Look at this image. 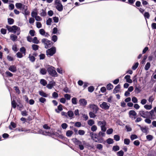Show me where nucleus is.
<instances>
[{"mask_svg": "<svg viewBox=\"0 0 156 156\" xmlns=\"http://www.w3.org/2000/svg\"><path fill=\"white\" fill-rule=\"evenodd\" d=\"M47 69V71L50 76L53 77H57L58 76V74L55 70V68L51 66H49Z\"/></svg>", "mask_w": 156, "mask_h": 156, "instance_id": "nucleus-1", "label": "nucleus"}, {"mask_svg": "<svg viewBox=\"0 0 156 156\" xmlns=\"http://www.w3.org/2000/svg\"><path fill=\"white\" fill-rule=\"evenodd\" d=\"M6 28L9 32H11L16 33V31H18L20 30V28L17 27L16 25H13L12 26L6 25Z\"/></svg>", "mask_w": 156, "mask_h": 156, "instance_id": "nucleus-2", "label": "nucleus"}, {"mask_svg": "<svg viewBox=\"0 0 156 156\" xmlns=\"http://www.w3.org/2000/svg\"><path fill=\"white\" fill-rule=\"evenodd\" d=\"M56 52V48L55 46H52L50 48L46 50V55L48 57L52 56Z\"/></svg>", "mask_w": 156, "mask_h": 156, "instance_id": "nucleus-3", "label": "nucleus"}, {"mask_svg": "<svg viewBox=\"0 0 156 156\" xmlns=\"http://www.w3.org/2000/svg\"><path fill=\"white\" fill-rule=\"evenodd\" d=\"M55 4L56 9L59 11L61 12L63 9V6L60 0H55Z\"/></svg>", "mask_w": 156, "mask_h": 156, "instance_id": "nucleus-4", "label": "nucleus"}, {"mask_svg": "<svg viewBox=\"0 0 156 156\" xmlns=\"http://www.w3.org/2000/svg\"><path fill=\"white\" fill-rule=\"evenodd\" d=\"M72 141L76 145H78L80 150H83L84 148V146L82 144V142L76 138H74L72 139Z\"/></svg>", "mask_w": 156, "mask_h": 156, "instance_id": "nucleus-5", "label": "nucleus"}, {"mask_svg": "<svg viewBox=\"0 0 156 156\" xmlns=\"http://www.w3.org/2000/svg\"><path fill=\"white\" fill-rule=\"evenodd\" d=\"M98 126H100L101 131H106L107 128L106 126L107 125V123L105 120H104L103 121H98Z\"/></svg>", "mask_w": 156, "mask_h": 156, "instance_id": "nucleus-6", "label": "nucleus"}, {"mask_svg": "<svg viewBox=\"0 0 156 156\" xmlns=\"http://www.w3.org/2000/svg\"><path fill=\"white\" fill-rule=\"evenodd\" d=\"M50 134V136H54L56 137H58L59 138L65 139L66 138L62 135L59 134L58 133L55 132H52V133H49Z\"/></svg>", "mask_w": 156, "mask_h": 156, "instance_id": "nucleus-7", "label": "nucleus"}, {"mask_svg": "<svg viewBox=\"0 0 156 156\" xmlns=\"http://www.w3.org/2000/svg\"><path fill=\"white\" fill-rule=\"evenodd\" d=\"M37 13L36 12L32 11L31 12V15L32 17H34L35 20L37 21H41L42 19L39 16H37Z\"/></svg>", "mask_w": 156, "mask_h": 156, "instance_id": "nucleus-8", "label": "nucleus"}, {"mask_svg": "<svg viewBox=\"0 0 156 156\" xmlns=\"http://www.w3.org/2000/svg\"><path fill=\"white\" fill-rule=\"evenodd\" d=\"M110 106V105L108 104L105 102H103L100 105V106L102 108L105 109L107 110L109 109Z\"/></svg>", "mask_w": 156, "mask_h": 156, "instance_id": "nucleus-9", "label": "nucleus"}, {"mask_svg": "<svg viewBox=\"0 0 156 156\" xmlns=\"http://www.w3.org/2000/svg\"><path fill=\"white\" fill-rule=\"evenodd\" d=\"M139 114L141 117L144 118H147V117L149 116V112L148 111H140L139 112Z\"/></svg>", "mask_w": 156, "mask_h": 156, "instance_id": "nucleus-10", "label": "nucleus"}, {"mask_svg": "<svg viewBox=\"0 0 156 156\" xmlns=\"http://www.w3.org/2000/svg\"><path fill=\"white\" fill-rule=\"evenodd\" d=\"M90 108H91L93 110V112L95 113H97L98 110L99 108L98 106L95 104H90Z\"/></svg>", "mask_w": 156, "mask_h": 156, "instance_id": "nucleus-11", "label": "nucleus"}, {"mask_svg": "<svg viewBox=\"0 0 156 156\" xmlns=\"http://www.w3.org/2000/svg\"><path fill=\"white\" fill-rule=\"evenodd\" d=\"M55 84V82L54 81H51L49 82V83L46 85V87L48 89H51L54 86Z\"/></svg>", "mask_w": 156, "mask_h": 156, "instance_id": "nucleus-12", "label": "nucleus"}, {"mask_svg": "<svg viewBox=\"0 0 156 156\" xmlns=\"http://www.w3.org/2000/svg\"><path fill=\"white\" fill-rule=\"evenodd\" d=\"M79 102L80 105L83 106H85L87 103V101L84 98L80 99Z\"/></svg>", "mask_w": 156, "mask_h": 156, "instance_id": "nucleus-13", "label": "nucleus"}, {"mask_svg": "<svg viewBox=\"0 0 156 156\" xmlns=\"http://www.w3.org/2000/svg\"><path fill=\"white\" fill-rule=\"evenodd\" d=\"M130 76L127 75L125 76L124 79L126 80V81L127 82L129 83H131L132 82V80L130 79Z\"/></svg>", "mask_w": 156, "mask_h": 156, "instance_id": "nucleus-14", "label": "nucleus"}, {"mask_svg": "<svg viewBox=\"0 0 156 156\" xmlns=\"http://www.w3.org/2000/svg\"><path fill=\"white\" fill-rule=\"evenodd\" d=\"M120 85L119 84L117 85L113 90V93L115 94L118 93L119 91V89L120 88Z\"/></svg>", "mask_w": 156, "mask_h": 156, "instance_id": "nucleus-15", "label": "nucleus"}, {"mask_svg": "<svg viewBox=\"0 0 156 156\" xmlns=\"http://www.w3.org/2000/svg\"><path fill=\"white\" fill-rule=\"evenodd\" d=\"M9 70L13 73L17 71L16 67L14 65L10 66L9 68Z\"/></svg>", "mask_w": 156, "mask_h": 156, "instance_id": "nucleus-16", "label": "nucleus"}, {"mask_svg": "<svg viewBox=\"0 0 156 156\" xmlns=\"http://www.w3.org/2000/svg\"><path fill=\"white\" fill-rule=\"evenodd\" d=\"M141 128L140 130L143 133H145L146 135L148 133L149 128L145 126Z\"/></svg>", "mask_w": 156, "mask_h": 156, "instance_id": "nucleus-17", "label": "nucleus"}, {"mask_svg": "<svg viewBox=\"0 0 156 156\" xmlns=\"http://www.w3.org/2000/svg\"><path fill=\"white\" fill-rule=\"evenodd\" d=\"M46 38H43L42 39L41 42L42 43L44 44L45 45V48H50L51 46H50V45H48V43L46 42Z\"/></svg>", "mask_w": 156, "mask_h": 156, "instance_id": "nucleus-18", "label": "nucleus"}, {"mask_svg": "<svg viewBox=\"0 0 156 156\" xmlns=\"http://www.w3.org/2000/svg\"><path fill=\"white\" fill-rule=\"evenodd\" d=\"M62 105L60 104L58 106L57 109H55V111L57 113H59L60 111H62Z\"/></svg>", "mask_w": 156, "mask_h": 156, "instance_id": "nucleus-19", "label": "nucleus"}, {"mask_svg": "<svg viewBox=\"0 0 156 156\" xmlns=\"http://www.w3.org/2000/svg\"><path fill=\"white\" fill-rule=\"evenodd\" d=\"M67 116H68L70 119H71L73 118L74 115V113L72 111L69 110L67 112Z\"/></svg>", "mask_w": 156, "mask_h": 156, "instance_id": "nucleus-20", "label": "nucleus"}, {"mask_svg": "<svg viewBox=\"0 0 156 156\" xmlns=\"http://www.w3.org/2000/svg\"><path fill=\"white\" fill-rule=\"evenodd\" d=\"M39 94L42 97L46 98L48 96V95L42 90L39 91Z\"/></svg>", "mask_w": 156, "mask_h": 156, "instance_id": "nucleus-21", "label": "nucleus"}, {"mask_svg": "<svg viewBox=\"0 0 156 156\" xmlns=\"http://www.w3.org/2000/svg\"><path fill=\"white\" fill-rule=\"evenodd\" d=\"M16 127V124L13 122H10V125L9 126V129L10 130L12 129V127L13 128H15Z\"/></svg>", "mask_w": 156, "mask_h": 156, "instance_id": "nucleus-22", "label": "nucleus"}, {"mask_svg": "<svg viewBox=\"0 0 156 156\" xmlns=\"http://www.w3.org/2000/svg\"><path fill=\"white\" fill-rule=\"evenodd\" d=\"M17 36L15 35L12 34L10 36V39L13 41H15L17 39Z\"/></svg>", "mask_w": 156, "mask_h": 156, "instance_id": "nucleus-23", "label": "nucleus"}, {"mask_svg": "<svg viewBox=\"0 0 156 156\" xmlns=\"http://www.w3.org/2000/svg\"><path fill=\"white\" fill-rule=\"evenodd\" d=\"M22 6H24V5L21 3H17L15 4V6L16 8L20 9L22 7Z\"/></svg>", "mask_w": 156, "mask_h": 156, "instance_id": "nucleus-24", "label": "nucleus"}, {"mask_svg": "<svg viewBox=\"0 0 156 156\" xmlns=\"http://www.w3.org/2000/svg\"><path fill=\"white\" fill-rule=\"evenodd\" d=\"M129 114L130 116V115H133L135 117L136 116L137 114L135 111L131 110L129 111Z\"/></svg>", "mask_w": 156, "mask_h": 156, "instance_id": "nucleus-25", "label": "nucleus"}, {"mask_svg": "<svg viewBox=\"0 0 156 156\" xmlns=\"http://www.w3.org/2000/svg\"><path fill=\"white\" fill-rule=\"evenodd\" d=\"M27 7H26V8L24 10V11L22 12V13L24 15V16H27L30 15V12L27 10Z\"/></svg>", "mask_w": 156, "mask_h": 156, "instance_id": "nucleus-26", "label": "nucleus"}, {"mask_svg": "<svg viewBox=\"0 0 156 156\" xmlns=\"http://www.w3.org/2000/svg\"><path fill=\"white\" fill-rule=\"evenodd\" d=\"M28 58H29L30 61L32 62H34L35 61L36 59L35 57L34 56L30 54L29 55Z\"/></svg>", "mask_w": 156, "mask_h": 156, "instance_id": "nucleus-27", "label": "nucleus"}, {"mask_svg": "<svg viewBox=\"0 0 156 156\" xmlns=\"http://www.w3.org/2000/svg\"><path fill=\"white\" fill-rule=\"evenodd\" d=\"M40 73L42 75H44L47 73V70L44 68H42L40 70Z\"/></svg>", "mask_w": 156, "mask_h": 156, "instance_id": "nucleus-28", "label": "nucleus"}, {"mask_svg": "<svg viewBox=\"0 0 156 156\" xmlns=\"http://www.w3.org/2000/svg\"><path fill=\"white\" fill-rule=\"evenodd\" d=\"M39 48V46L36 44H33L32 45V48L34 51H36L38 50Z\"/></svg>", "mask_w": 156, "mask_h": 156, "instance_id": "nucleus-29", "label": "nucleus"}, {"mask_svg": "<svg viewBox=\"0 0 156 156\" xmlns=\"http://www.w3.org/2000/svg\"><path fill=\"white\" fill-rule=\"evenodd\" d=\"M40 83L43 86H46L47 83V81L44 79H41L40 80Z\"/></svg>", "mask_w": 156, "mask_h": 156, "instance_id": "nucleus-30", "label": "nucleus"}, {"mask_svg": "<svg viewBox=\"0 0 156 156\" xmlns=\"http://www.w3.org/2000/svg\"><path fill=\"white\" fill-rule=\"evenodd\" d=\"M113 86L111 83H109L106 86V88L107 90H110L113 89Z\"/></svg>", "mask_w": 156, "mask_h": 156, "instance_id": "nucleus-31", "label": "nucleus"}, {"mask_svg": "<svg viewBox=\"0 0 156 156\" xmlns=\"http://www.w3.org/2000/svg\"><path fill=\"white\" fill-rule=\"evenodd\" d=\"M73 133V132L71 130H67L66 133V135L68 137H70Z\"/></svg>", "mask_w": 156, "mask_h": 156, "instance_id": "nucleus-32", "label": "nucleus"}, {"mask_svg": "<svg viewBox=\"0 0 156 156\" xmlns=\"http://www.w3.org/2000/svg\"><path fill=\"white\" fill-rule=\"evenodd\" d=\"M139 65V64L138 62H136L135 63L133 64V66H132V69L134 70H136L138 67Z\"/></svg>", "mask_w": 156, "mask_h": 156, "instance_id": "nucleus-33", "label": "nucleus"}, {"mask_svg": "<svg viewBox=\"0 0 156 156\" xmlns=\"http://www.w3.org/2000/svg\"><path fill=\"white\" fill-rule=\"evenodd\" d=\"M119 149H120L119 147L117 145H116L114 146L113 147L112 150L113 151H114L115 152V151H119Z\"/></svg>", "mask_w": 156, "mask_h": 156, "instance_id": "nucleus-34", "label": "nucleus"}, {"mask_svg": "<svg viewBox=\"0 0 156 156\" xmlns=\"http://www.w3.org/2000/svg\"><path fill=\"white\" fill-rule=\"evenodd\" d=\"M14 22V20L11 18H8V22L9 25H12L13 24Z\"/></svg>", "mask_w": 156, "mask_h": 156, "instance_id": "nucleus-35", "label": "nucleus"}, {"mask_svg": "<svg viewBox=\"0 0 156 156\" xmlns=\"http://www.w3.org/2000/svg\"><path fill=\"white\" fill-rule=\"evenodd\" d=\"M32 41L33 43L36 44L39 43V41L38 40L37 37H34Z\"/></svg>", "mask_w": 156, "mask_h": 156, "instance_id": "nucleus-36", "label": "nucleus"}, {"mask_svg": "<svg viewBox=\"0 0 156 156\" xmlns=\"http://www.w3.org/2000/svg\"><path fill=\"white\" fill-rule=\"evenodd\" d=\"M94 112H89V114L90 118H95L96 117V115Z\"/></svg>", "mask_w": 156, "mask_h": 156, "instance_id": "nucleus-37", "label": "nucleus"}, {"mask_svg": "<svg viewBox=\"0 0 156 156\" xmlns=\"http://www.w3.org/2000/svg\"><path fill=\"white\" fill-rule=\"evenodd\" d=\"M105 131H100L98 133V136L100 137L101 136L104 137L105 136Z\"/></svg>", "mask_w": 156, "mask_h": 156, "instance_id": "nucleus-38", "label": "nucleus"}, {"mask_svg": "<svg viewBox=\"0 0 156 156\" xmlns=\"http://www.w3.org/2000/svg\"><path fill=\"white\" fill-rule=\"evenodd\" d=\"M88 124L90 126H93L94 124V122L93 119H89L88 121Z\"/></svg>", "mask_w": 156, "mask_h": 156, "instance_id": "nucleus-39", "label": "nucleus"}, {"mask_svg": "<svg viewBox=\"0 0 156 156\" xmlns=\"http://www.w3.org/2000/svg\"><path fill=\"white\" fill-rule=\"evenodd\" d=\"M106 142L108 144H111L113 143L114 141L112 139L109 138L107 140Z\"/></svg>", "mask_w": 156, "mask_h": 156, "instance_id": "nucleus-40", "label": "nucleus"}, {"mask_svg": "<svg viewBox=\"0 0 156 156\" xmlns=\"http://www.w3.org/2000/svg\"><path fill=\"white\" fill-rule=\"evenodd\" d=\"M151 66L150 63L149 62L147 63L145 65L144 69L146 70H147L149 69L150 68Z\"/></svg>", "mask_w": 156, "mask_h": 156, "instance_id": "nucleus-41", "label": "nucleus"}, {"mask_svg": "<svg viewBox=\"0 0 156 156\" xmlns=\"http://www.w3.org/2000/svg\"><path fill=\"white\" fill-rule=\"evenodd\" d=\"M64 97L67 100H70L71 97V95L67 94H65L64 95Z\"/></svg>", "mask_w": 156, "mask_h": 156, "instance_id": "nucleus-42", "label": "nucleus"}, {"mask_svg": "<svg viewBox=\"0 0 156 156\" xmlns=\"http://www.w3.org/2000/svg\"><path fill=\"white\" fill-rule=\"evenodd\" d=\"M146 138L148 140L150 141L153 139V136L152 135H148L146 136Z\"/></svg>", "mask_w": 156, "mask_h": 156, "instance_id": "nucleus-43", "label": "nucleus"}, {"mask_svg": "<svg viewBox=\"0 0 156 156\" xmlns=\"http://www.w3.org/2000/svg\"><path fill=\"white\" fill-rule=\"evenodd\" d=\"M136 77L137 75H136L133 77L132 82H133L134 83L137 84V79Z\"/></svg>", "mask_w": 156, "mask_h": 156, "instance_id": "nucleus-44", "label": "nucleus"}, {"mask_svg": "<svg viewBox=\"0 0 156 156\" xmlns=\"http://www.w3.org/2000/svg\"><path fill=\"white\" fill-rule=\"evenodd\" d=\"M114 139L117 141H119L120 140V137L118 135H115L114 136Z\"/></svg>", "mask_w": 156, "mask_h": 156, "instance_id": "nucleus-45", "label": "nucleus"}, {"mask_svg": "<svg viewBox=\"0 0 156 156\" xmlns=\"http://www.w3.org/2000/svg\"><path fill=\"white\" fill-rule=\"evenodd\" d=\"M20 51L23 54H25L26 52V49L24 47H22L20 48Z\"/></svg>", "mask_w": 156, "mask_h": 156, "instance_id": "nucleus-46", "label": "nucleus"}, {"mask_svg": "<svg viewBox=\"0 0 156 156\" xmlns=\"http://www.w3.org/2000/svg\"><path fill=\"white\" fill-rule=\"evenodd\" d=\"M58 39L57 36L55 35H53L51 37V40L54 42H56Z\"/></svg>", "mask_w": 156, "mask_h": 156, "instance_id": "nucleus-47", "label": "nucleus"}, {"mask_svg": "<svg viewBox=\"0 0 156 156\" xmlns=\"http://www.w3.org/2000/svg\"><path fill=\"white\" fill-rule=\"evenodd\" d=\"M11 105L12 107L14 108H16L17 105V104L15 100H13L11 102Z\"/></svg>", "mask_w": 156, "mask_h": 156, "instance_id": "nucleus-48", "label": "nucleus"}, {"mask_svg": "<svg viewBox=\"0 0 156 156\" xmlns=\"http://www.w3.org/2000/svg\"><path fill=\"white\" fill-rule=\"evenodd\" d=\"M52 22V20L51 18H49L46 21V24L48 25H50Z\"/></svg>", "mask_w": 156, "mask_h": 156, "instance_id": "nucleus-49", "label": "nucleus"}, {"mask_svg": "<svg viewBox=\"0 0 156 156\" xmlns=\"http://www.w3.org/2000/svg\"><path fill=\"white\" fill-rule=\"evenodd\" d=\"M39 32L40 34L42 36H44L45 34V31L43 29H40Z\"/></svg>", "mask_w": 156, "mask_h": 156, "instance_id": "nucleus-50", "label": "nucleus"}, {"mask_svg": "<svg viewBox=\"0 0 156 156\" xmlns=\"http://www.w3.org/2000/svg\"><path fill=\"white\" fill-rule=\"evenodd\" d=\"M144 16L145 19H148L149 18L150 15L149 13L148 12H145L144 14Z\"/></svg>", "mask_w": 156, "mask_h": 156, "instance_id": "nucleus-51", "label": "nucleus"}, {"mask_svg": "<svg viewBox=\"0 0 156 156\" xmlns=\"http://www.w3.org/2000/svg\"><path fill=\"white\" fill-rule=\"evenodd\" d=\"M144 108L147 110H150L151 109L152 106L151 105H145L144 106Z\"/></svg>", "mask_w": 156, "mask_h": 156, "instance_id": "nucleus-52", "label": "nucleus"}, {"mask_svg": "<svg viewBox=\"0 0 156 156\" xmlns=\"http://www.w3.org/2000/svg\"><path fill=\"white\" fill-rule=\"evenodd\" d=\"M124 144H125L128 145L129 144L130 142V140L128 138H125L124 140Z\"/></svg>", "mask_w": 156, "mask_h": 156, "instance_id": "nucleus-53", "label": "nucleus"}, {"mask_svg": "<svg viewBox=\"0 0 156 156\" xmlns=\"http://www.w3.org/2000/svg\"><path fill=\"white\" fill-rule=\"evenodd\" d=\"M124 154V153L123 151L121 150L117 153V155L118 156H123Z\"/></svg>", "mask_w": 156, "mask_h": 156, "instance_id": "nucleus-54", "label": "nucleus"}, {"mask_svg": "<svg viewBox=\"0 0 156 156\" xmlns=\"http://www.w3.org/2000/svg\"><path fill=\"white\" fill-rule=\"evenodd\" d=\"M72 102L73 104L76 105L77 104V98L75 97H73L72 99Z\"/></svg>", "mask_w": 156, "mask_h": 156, "instance_id": "nucleus-55", "label": "nucleus"}, {"mask_svg": "<svg viewBox=\"0 0 156 156\" xmlns=\"http://www.w3.org/2000/svg\"><path fill=\"white\" fill-rule=\"evenodd\" d=\"M41 11H42V12L40 13V16H46V15L47 13L45 10L43 9H42Z\"/></svg>", "mask_w": 156, "mask_h": 156, "instance_id": "nucleus-56", "label": "nucleus"}, {"mask_svg": "<svg viewBox=\"0 0 156 156\" xmlns=\"http://www.w3.org/2000/svg\"><path fill=\"white\" fill-rule=\"evenodd\" d=\"M97 129V127L95 125L92 126L91 128V130L93 132L96 131Z\"/></svg>", "mask_w": 156, "mask_h": 156, "instance_id": "nucleus-57", "label": "nucleus"}, {"mask_svg": "<svg viewBox=\"0 0 156 156\" xmlns=\"http://www.w3.org/2000/svg\"><path fill=\"white\" fill-rule=\"evenodd\" d=\"M113 129L112 128L108 129L106 131V133L107 134L110 135L112 133Z\"/></svg>", "mask_w": 156, "mask_h": 156, "instance_id": "nucleus-58", "label": "nucleus"}, {"mask_svg": "<svg viewBox=\"0 0 156 156\" xmlns=\"http://www.w3.org/2000/svg\"><path fill=\"white\" fill-rule=\"evenodd\" d=\"M39 101L41 103H44L46 101V99L42 97H41L39 98Z\"/></svg>", "mask_w": 156, "mask_h": 156, "instance_id": "nucleus-59", "label": "nucleus"}, {"mask_svg": "<svg viewBox=\"0 0 156 156\" xmlns=\"http://www.w3.org/2000/svg\"><path fill=\"white\" fill-rule=\"evenodd\" d=\"M97 140H94L95 142L99 143H102L103 142V140L102 138H100L99 137H98L97 139Z\"/></svg>", "mask_w": 156, "mask_h": 156, "instance_id": "nucleus-60", "label": "nucleus"}, {"mask_svg": "<svg viewBox=\"0 0 156 156\" xmlns=\"http://www.w3.org/2000/svg\"><path fill=\"white\" fill-rule=\"evenodd\" d=\"M94 90V87L93 86H90L88 87V91L89 92L92 93Z\"/></svg>", "mask_w": 156, "mask_h": 156, "instance_id": "nucleus-61", "label": "nucleus"}, {"mask_svg": "<svg viewBox=\"0 0 156 156\" xmlns=\"http://www.w3.org/2000/svg\"><path fill=\"white\" fill-rule=\"evenodd\" d=\"M35 33V32L34 30H30L29 33L30 35L32 37L34 36Z\"/></svg>", "mask_w": 156, "mask_h": 156, "instance_id": "nucleus-62", "label": "nucleus"}, {"mask_svg": "<svg viewBox=\"0 0 156 156\" xmlns=\"http://www.w3.org/2000/svg\"><path fill=\"white\" fill-rule=\"evenodd\" d=\"M137 138V136L135 134H132L130 136L131 140H132Z\"/></svg>", "mask_w": 156, "mask_h": 156, "instance_id": "nucleus-63", "label": "nucleus"}, {"mask_svg": "<svg viewBox=\"0 0 156 156\" xmlns=\"http://www.w3.org/2000/svg\"><path fill=\"white\" fill-rule=\"evenodd\" d=\"M132 101L134 103H136L138 102V99L135 97H133L132 98Z\"/></svg>", "mask_w": 156, "mask_h": 156, "instance_id": "nucleus-64", "label": "nucleus"}]
</instances>
